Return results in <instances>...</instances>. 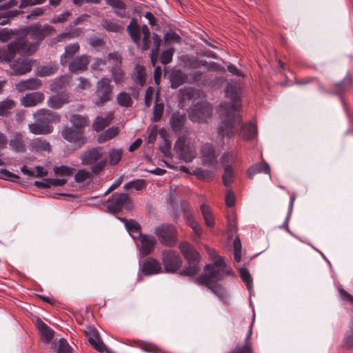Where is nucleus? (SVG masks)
<instances>
[{
	"instance_id": "nucleus-46",
	"label": "nucleus",
	"mask_w": 353,
	"mask_h": 353,
	"mask_svg": "<svg viewBox=\"0 0 353 353\" xmlns=\"http://www.w3.org/2000/svg\"><path fill=\"white\" fill-rule=\"evenodd\" d=\"M152 39L154 42V49L152 50V52L150 54L151 61L153 63V65H154V59L157 58L158 55V51L161 45V39L160 37H159L157 34H154L152 36Z\"/></svg>"
},
{
	"instance_id": "nucleus-54",
	"label": "nucleus",
	"mask_w": 353,
	"mask_h": 353,
	"mask_svg": "<svg viewBox=\"0 0 353 353\" xmlns=\"http://www.w3.org/2000/svg\"><path fill=\"white\" fill-rule=\"evenodd\" d=\"M72 347L70 346L67 341L61 339L58 342L57 351L59 353H70Z\"/></svg>"
},
{
	"instance_id": "nucleus-44",
	"label": "nucleus",
	"mask_w": 353,
	"mask_h": 353,
	"mask_svg": "<svg viewBox=\"0 0 353 353\" xmlns=\"http://www.w3.org/2000/svg\"><path fill=\"white\" fill-rule=\"evenodd\" d=\"M14 107V102L10 99H6L0 102V116H5Z\"/></svg>"
},
{
	"instance_id": "nucleus-36",
	"label": "nucleus",
	"mask_w": 353,
	"mask_h": 353,
	"mask_svg": "<svg viewBox=\"0 0 353 353\" xmlns=\"http://www.w3.org/2000/svg\"><path fill=\"white\" fill-rule=\"evenodd\" d=\"M189 65L192 68L204 67L208 70H219L220 69V67L214 62L208 63L206 61H199L194 59L190 61Z\"/></svg>"
},
{
	"instance_id": "nucleus-15",
	"label": "nucleus",
	"mask_w": 353,
	"mask_h": 353,
	"mask_svg": "<svg viewBox=\"0 0 353 353\" xmlns=\"http://www.w3.org/2000/svg\"><path fill=\"white\" fill-rule=\"evenodd\" d=\"M61 134L65 140L79 146H81L85 143V139L80 130H74L70 128H65L63 130Z\"/></svg>"
},
{
	"instance_id": "nucleus-19",
	"label": "nucleus",
	"mask_w": 353,
	"mask_h": 353,
	"mask_svg": "<svg viewBox=\"0 0 353 353\" xmlns=\"http://www.w3.org/2000/svg\"><path fill=\"white\" fill-rule=\"evenodd\" d=\"M141 270L145 275H153L161 272L162 268L160 263L156 259L148 258L143 263Z\"/></svg>"
},
{
	"instance_id": "nucleus-30",
	"label": "nucleus",
	"mask_w": 353,
	"mask_h": 353,
	"mask_svg": "<svg viewBox=\"0 0 353 353\" xmlns=\"http://www.w3.org/2000/svg\"><path fill=\"white\" fill-rule=\"evenodd\" d=\"M10 147L16 152H23L26 150V145L21 134H15L10 141Z\"/></svg>"
},
{
	"instance_id": "nucleus-28",
	"label": "nucleus",
	"mask_w": 353,
	"mask_h": 353,
	"mask_svg": "<svg viewBox=\"0 0 353 353\" xmlns=\"http://www.w3.org/2000/svg\"><path fill=\"white\" fill-rule=\"evenodd\" d=\"M186 117L185 114H181L178 112L174 113L170 120V125L172 130L175 132L180 131L185 123Z\"/></svg>"
},
{
	"instance_id": "nucleus-31",
	"label": "nucleus",
	"mask_w": 353,
	"mask_h": 353,
	"mask_svg": "<svg viewBox=\"0 0 353 353\" xmlns=\"http://www.w3.org/2000/svg\"><path fill=\"white\" fill-rule=\"evenodd\" d=\"M37 329L41 335L49 342L51 341L54 336V331L43 323L40 319H37L36 321Z\"/></svg>"
},
{
	"instance_id": "nucleus-18",
	"label": "nucleus",
	"mask_w": 353,
	"mask_h": 353,
	"mask_svg": "<svg viewBox=\"0 0 353 353\" xmlns=\"http://www.w3.org/2000/svg\"><path fill=\"white\" fill-rule=\"evenodd\" d=\"M45 99L44 94L41 92H34L26 94L20 99L21 104L24 107H33L42 103Z\"/></svg>"
},
{
	"instance_id": "nucleus-62",
	"label": "nucleus",
	"mask_w": 353,
	"mask_h": 353,
	"mask_svg": "<svg viewBox=\"0 0 353 353\" xmlns=\"http://www.w3.org/2000/svg\"><path fill=\"white\" fill-rule=\"evenodd\" d=\"M233 154L231 152H224L221 157V163L223 167L230 166L228 163L233 159Z\"/></svg>"
},
{
	"instance_id": "nucleus-20",
	"label": "nucleus",
	"mask_w": 353,
	"mask_h": 353,
	"mask_svg": "<svg viewBox=\"0 0 353 353\" xmlns=\"http://www.w3.org/2000/svg\"><path fill=\"white\" fill-rule=\"evenodd\" d=\"M89 57L82 55L74 59L68 65L70 71L72 72H78L84 71L87 69L89 64Z\"/></svg>"
},
{
	"instance_id": "nucleus-24",
	"label": "nucleus",
	"mask_w": 353,
	"mask_h": 353,
	"mask_svg": "<svg viewBox=\"0 0 353 353\" xmlns=\"http://www.w3.org/2000/svg\"><path fill=\"white\" fill-rule=\"evenodd\" d=\"M17 4V1L16 0H10L7 4L0 6V19L5 18L3 21L0 22V24H5L7 19L14 17L19 13V11L17 10L11 11L6 10L8 8L14 6Z\"/></svg>"
},
{
	"instance_id": "nucleus-59",
	"label": "nucleus",
	"mask_w": 353,
	"mask_h": 353,
	"mask_svg": "<svg viewBox=\"0 0 353 353\" xmlns=\"http://www.w3.org/2000/svg\"><path fill=\"white\" fill-rule=\"evenodd\" d=\"M163 110V105L162 103H156L154 106L153 115L154 121L160 120Z\"/></svg>"
},
{
	"instance_id": "nucleus-40",
	"label": "nucleus",
	"mask_w": 353,
	"mask_h": 353,
	"mask_svg": "<svg viewBox=\"0 0 353 353\" xmlns=\"http://www.w3.org/2000/svg\"><path fill=\"white\" fill-rule=\"evenodd\" d=\"M122 154V149H111L108 152L109 164L111 165H115L118 164L121 159Z\"/></svg>"
},
{
	"instance_id": "nucleus-29",
	"label": "nucleus",
	"mask_w": 353,
	"mask_h": 353,
	"mask_svg": "<svg viewBox=\"0 0 353 353\" xmlns=\"http://www.w3.org/2000/svg\"><path fill=\"white\" fill-rule=\"evenodd\" d=\"M79 46L77 43H73L65 47L64 54L61 57V63L67 64L68 61L72 59L74 55L79 51Z\"/></svg>"
},
{
	"instance_id": "nucleus-47",
	"label": "nucleus",
	"mask_w": 353,
	"mask_h": 353,
	"mask_svg": "<svg viewBox=\"0 0 353 353\" xmlns=\"http://www.w3.org/2000/svg\"><path fill=\"white\" fill-rule=\"evenodd\" d=\"M74 179L77 183H83L91 180L92 174L91 172L85 170H80L75 174Z\"/></svg>"
},
{
	"instance_id": "nucleus-49",
	"label": "nucleus",
	"mask_w": 353,
	"mask_h": 353,
	"mask_svg": "<svg viewBox=\"0 0 353 353\" xmlns=\"http://www.w3.org/2000/svg\"><path fill=\"white\" fill-rule=\"evenodd\" d=\"M224 173L223 175V182L225 186H229L232 182L233 170L231 166L224 167Z\"/></svg>"
},
{
	"instance_id": "nucleus-52",
	"label": "nucleus",
	"mask_w": 353,
	"mask_h": 353,
	"mask_svg": "<svg viewBox=\"0 0 353 353\" xmlns=\"http://www.w3.org/2000/svg\"><path fill=\"white\" fill-rule=\"evenodd\" d=\"M112 77L116 84L123 82L125 79L124 72L119 68H112Z\"/></svg>"
},
{
	"instance_id": "nucleus-25",
	"label": "nucleus",
	"mask_w": 353,
	"mask_h": 353,
	"mask_svg": "<svg viewBox=\"0 0 353 353\" xmlns=\"http://www.w3.org/2000/svg\"><path fill=\"white\" fill-rule=\"evenodd\" d=\"M122 222L124 223L126 230L129 234L134 239L138 238L141 236L139 224L134 220H127L125 218H119Z\"/></svg>"
},
{
	"instance_id": "nucleus-6",
	"label": "nucleus",
	"mask_w": 353,
	"mask_h": 353,
	"mask_svg": "<svg viewBox=\"0 0 353 353\" xmlns=\"http://www.w3.org/2000/svg\"><path fill=\"white\" fill-rule=\"evenodd\" d=\"M180 250L189 263L188 267L185 268L181 272V274L185 276L195 275L199 271L198 265L199 253L188 243H181L180 245Z\"/></svg>"
},
{
	"instance_id": "nucleus-48",
	"label": "nucleus",
	"mask_w": 353,
	"mask_h": 353,
	"mask_svg": "<svg viewBox=\"0 0 353 353\" xmlns=\"http://www.w3.org/2000/svg\"><path fill=\"white\" fill-rule=\"evenodd\" d=\"M198 179L202 180H207L211 179L213 176V172L208 170H203L201 168H197L193 172Z\"/></svg>"
},
{
	"instance_id": "nucleus-13",
	"label": "nucleus",
	"mask_w": 353,
	"mask_h": 353,
	"mask_svg": "<svg viewBox=\"0 0 353 353\" xmlns=\"http://www.w3.org/2000/svg\"><path fill=\"white\" fill-rule=\"evenodd\" d=\"M212 114L210 104L205 101L198 103L190 112V119L194 122H203Z\"/></svg>"
},
{
	"instance_id": "nucleus-51",
	"label": "nucleus",
	"mask_w": 353,
	"mask_h": 353,
	"mask_svg": "<svg viewBox=\"0 0 353 353\" xmlns=\"http://www.w3.org/2000/svg\"><path fill=\"white\" fill-rule=\"evenodd\" d=\"M145 186V181L143 179H138L130 181L124 185L125 190L134 188L137 190H141Z\"/></svg>"
},
{
	"instance_id": "nucleus-4",
	"label": "nucleus",
	"mask_w": 353,
	"mask_h": 353,
	"mask_svg": "<svg viewBox=\"0 0 353 353\" xmlns=\"http://www.w3.org/2000/svg\"><path fill=\"white\" fill-rule=\"evenodd\" d=\"M35 122L29 124V130L34 134H48L52 132L51 123H58L61 121L60 115L48 109H39L34 114Z\"/></svg>"
},
{
	"instance_id": "nucleus-34",
	"label": "nucleus",
	"mask_w": 353,
	"mask_h": 353,
	"mask_svg": "<svg viewBox=\"0 0 353 353\" xmlns=\"http://www.w3.org/2000/svg\"><path fill=\"white\" fill-rule=\"evenodd\" d=\"M119 133V128L118 127L109 128L108 130L103 132L99 135L97 141L99 143L106 142L114 138Z\"/></svg>"
},
{
	"instance_id": "nucleus-32",
	"label": "nucleus",
	"mask_w": 353,
	"mask_h": 353,
	"mask_svg": "<svg viewBox=\"0 0 353 353\" xmlns=\"http://www.w3.org/2000/svg\"><path fill=\"white\" fill-rule=\"evenodd\" d=\"M241 132L244 140L253 139L256 136V126L254 123L250 122L242 126Z\"/></svg>"
},
{
	"instance_id": "nucleus-11",
	"label": "nucleus",
	"mask_w": 353,
	"mask_h": 353,
	"mask_svg": "<svg viewBox=\"0 0 353 353\" xmlns=\"http://www.w3.org/2000/svg\"><path fill=\"white\" fill-rule=\"evenodd\" d=\"M123 208L130 210L132 208V201L127 194H113L110 203L108 205V210L111 213H117Z\"/></svg>"
},
{
	"instance_id": "nucleus-22",
	"label": "nucleus",
	"mask_w": 353,
	"mask_h": 353,
	"mask_svg": "<svg viewBox=\"0 0 353 353\" xmlns=\"http://www.w3.org/2000/svg\"><path fill=\"white\" fill-rule=\"evenodd\" d=\"M41 81L37 78H31L21 81L16 85L17 91L22 92L26 90H37L41 86Z\"/></svg>"
},
{
	"instance_id": "nucleus-57",
	"label": "nucleus",
	"mask_w": 353,
	"mask_h": 353,
	"mask_svg": "<svg viewBox=\"0 0 353 353\" xmlns=\"http://www.w3.org/2000/svg\"><path fill=\"white\" fill-rule=\"evenodd\" d=\"M14 36V33L12 30L7 29H3L0 30V41L2 42H6L12 39Z\"/></svg>"
},
{
	"instance_id": "nucleus-39",
	"label": "nucleus",
	"mask_w": 353,
	"mask_h": 353,
	"mask_svg": "<svg viewBox=\"0 0 353 353\" xmlns=\"http://www.w3.org/2000/svg\"><path fill=\"white\" fill-rule=\"evenodd\" d=\"M201 212L205 220L206 225L212 227L214 225V216L208 205H202L201 206Z\"/></svg>"
},
{
	"instance_id": "nucleus-60",
	"label": "nucleus",
	"mask_w": 353,
	"mask_h": 353,
	"mask_svg": "<svg viewBox=\"0 0 353 353\" xmlns=\"http://www.w3.org/2000/svg\"><path fill=\"white\" fill-rule=\"evenodd\" d=\"M154 88L149 86L145 92V103L147 107H150L152 105L153 97H154Z\"/></svg>"
},
{
	"instance_id": "nucleus-42",
	"label": "nucleus",
	"mask_w": 353,
	"mask_h": 353,
	"mask_svg": "<svg viewBox=\"0 0 353 353\" xmlns=\"http://www.w3.org/2000/svg\"><path fill=\"white\" fill-rule=\"evenodd\" d=\"M239 272L241 279L246 284L248 291L251 293L252 291V279L248 270L246 268H241Z\"/></svg>"
},
{
	"instance_id": "nucleus-23",
	"label": "nucleus",
	"mask_w": 353,
	"mask_h": 353,
	"mask_svg": "<svg viewBox=\"0 0 353 353\" xmlns=\"http://www.w3.org/2000/svg\"><path fill=\"white\" fill-rule=\"evenodd\" d=\"M70 102V97L68 94L50 97L47 100L48 105L53 109H60L65 104Z\"/></svg>"
},
{
	"instance_id": "nucleus-61",
	"label": "nucleus",
	"mask_w": 353,
	"mask_h": 353,
	"mask_svg": "<svg viewBox=\"0 0 353 353\" xmlns=\"http://www.w3.org/2000/svg\"><path fill=\"white\" fill-rule=\"evenodd\" d=\"M164 40L165 42H179L180 40L179 36L174 32L170 31L165 34Z\"/></svg>"
},
{
	"instance_id": "nucleus-50",
	"label": "nucleus",
	"mask_w": 353,
	"mask_h": 353,
	"mask_svg": "<svg viewBox=\"0 0 353 353\" xmlns=\"http://www.w3.org/2000/svg\"><path fill=\"white\" fill-rule=\"evenodd\" d=\"M108 60L110 64L114 66L113 68H118L121 63L122 57L119 52H114L108 55Z\"/></svg>"
},
{
	"instance_id": "nucleus-55",
	"label": "nucleus",
	"mask_w": 353,
	"mask_h": 353,
	"mask_svg": "<svg viewBox=\"0 0 353 353\" xmlns=\"http://www.w3.org/2000/svg\"><path fill=\"white\" fill-rule=\"evenodd\" d=\"M172 87L177 88L183 82V74L181 71H176L172 75Z\"/></svg>"
},
{
	"instance_id": "nucleus-43",
	"label": "nucleus",
	"mask_w": 353,
	"mask_h": 353,
	"mask_svg": "<svg viewBox=\"0 0 353 353\" xmlns=\"http://www.w3.org/2000/svg\"><path fill=\"white\" fill-rule=\"evenodd\" d=\"M117 103L123 107L128 108L131 106L132 101L129 94L122 92L117 95Z\"/></svg>"
},
{
	"instance_id": "nucleus-27",
	"label": "nucleus",
	"mask_w": 353,
	"mask_h": 353,
	"mask_svg": "<svg viewBox=\"0 0 353 353\" xmlns=\"http://www.w3.org/2000/svg\"><path fill=\"white\" fill-rule=\"evenodd\" d=\"M113 118L114 114L112 112L108 113L105 117H98L94 120L92 127L97 132L101 131L110 123Z\"/></svg>"
},
{
	"instance_id": "nucleus-5",
	"label": "nucleus",
	"mask_w": 353,
	"mask_h": 353,
	"mask_svg": "<svg viewBox=\"0 0 353 353\" xmlns=\"http://www.w3.org/2000/svg\"><path fill=\"white\" fill-rule=\"evenodd\" d=\"M104 152L102 148H96L85 152L81 157L82 164L92 165V173L99 174L107 164V161L103 158Z\"/></svg>"
},
{
	"instance_id": "nucleus-38",
	"label": "nucleus",
	"mask_w": 353,
	"mask_h": 353,
	"mask_svg": "<svg viewBox=\"0 0 353 353\" xmlns=\"http://www.w3.org/2000/svg\"><path fill=\"white\" fill-rule=\"evenodd\" d=\"M70 123L76 128L80 129L88 125V119L86 116L80 114H73L70 119Z\"/></svg>"
},
{
	"instance_id": "nucleus-37",
	"label": "nucleus",
	"mask_w": 353,
	"mask_h": 353,
	"mask_svg": "<svg viewBox=\"0 0 353 353\" xmlns=\"http://www.w3.org/2000/svg\"><path fill=\"white\" fill-rule=\"evenodd\" d=\"M57 70V67L54 64H47L45 65H42L39 68L36 72V75L39 77H46L54 74Z\"/></svg>"
},
{
	"instance_id": "nucleus-1",
	"label": "nucleus",
	"mask_w": 353,
	"mask_h": 353,
	"mask_svg": "<svg viewBox=\"0 0 353 353\" xmlns=\"http://www.w3.org/2000/svg\"><path fill=\"white\" fill-rule=\"evenodd\" d=\"M52 28L49 26L35 25L26 30L24 36L18 37L14 41L10 43L7 50H0V60L11 61L17 54L31 55L34 54L40 42L47 36L51 34Z\"/></svg>"
},
{
	"instance_id": "nucleus-21",
	"label": "nucleus",
	"mask_w": 353,
	"mask_h": 353,
	"mask_svg": "<svg viewBox=\"0 0 353 353\" xmlns=\"http://www.w3.org/2000/svg\"><path fill=\"white\" fill-rule=\"evenodd\" d=\"M89 343L99 352L106 351L108 353H112L110 350L106 348L99 337V334L95 330H90L88 333Z\"/></svg>"
},
{
	"instance_id": "nucleus-2",
	"label": "nucleus",
	"mask_w": 353,
	"mask_h": 353,
	"mask_svg": "<svg viewBox=\"0 0 353 353\" xmlns=\"http://www.w3.org/2000/svg\"><path fill=\"white\" fill-rule=\"evenodd\" d=\"M239 89L236 83H228L225 89V95L230 102L221 103L217 110L221 119V123L218 128V133L223 138H230L234 134L235 125L240 123V116L238 112L241 108Z\"/></svg>"
},
{
	"instance_id": "nucleus-17",
	"label": "nucleus",
	"mask_w": 353,
	"mask_h": 353,
	"mask_svg": "<svg viewBox=\"0 0 353 353\" xmlns=\"http://www.w3.org/2000/svg\"><path fill=\"white\" fill-rule=\"evenodd\" d=\"M33 61L29 59H19L11 64L13 73L16 75L25 74L32 70Z\"/></svg>"
},
{
	"instance_id": "nucleus-58",
	"label": "nucleus",
	"mask_w": 353,
	"mask_h": 353,
	"mask_svg": "<svg viewBox=\"0 0 353 353\" xmlns=\"http://www.w3.org/2000/svg\"><path fill=\"white\" fill-rule=\"evenodd\" d=\"M54 172L57 174H60L63 176H70L72 174L73 169L67 166H60L56 167L54 169Z\"/></svg>"
},
{
	"instance_id": "nucleus-16",
	"label": "nucleus",
	"mask_w": 353,
	"mask_h": 353,
	"mask_svg": "<svg viewBox=\"0 0 353 353\" xmlns=\"http://www.w3.org/2000/svg\"><path fill=\"white\" fill-rule=\"evenodd\" d=\"M138 238L140 239V244L137 245L141 255L149 254L155 245L157 241L152 235L141 234Z\"/></svg>"
},
{
	"instance_id": "nucleus-64",
	"label": "nucleus",
	"mask_w": 353,
	"mask_h": 353,
	"mask_svg": "<svg viewBox=\"0 0 353 353\" xmlns=\"http://www.w3.org/2000/svg\"><path fill=\"white\" fill-rule=\"evenodd\" d=\"M340 297L342 300L353 304V296L343 289L339 290Z\"/></svg>"
},
{
	"instance_id": "nucleus-63",
	"label": "nucleus",
	"mask_w": 353,
	"mask_h": 353,
	"mask_svg": "<svg viewBox=\"0 0 353 353\" xmlns=\"http://www.w3.org/2000/svg\"><path fill=\"white\" fill-rule=\"evenodd\" d=\"M225 203L227 206L232 207L235 203V196L232 192L228 190L225 196Z\"/></svg>"
},
{
	"instance_id": "nucleus-8",
	"label": "nucleus",
	"mask_w": 353,
	"mask_h": 353,
	"mask_svg": "<svg viewBox=\"0 0 353 353\" xmlns=\"http://www.w3.org/2000/svg\"><path fill=\"white\" fill-rule=\"evenodd\" d=\"M128 31L133 41L139 44L142 37V49L146 50L149 48L150 30L146 25H143L140 28L133 19L128 26Z\"/></svg>"
},
{
	"instance_id": "nucleus-3",
	"label": "nucleus",
	"mask_w": 353,
	"mask_h": 353,
	"mask_svg": "<svg viewBox=\"0 0 353 353\" xmlns=\"http://www.w3.org/2000/svg\"><path fill=\"white\" fill-rule=\"evenodd\" d=\"M206 250L214 261V263L205 266L204 273L196 279V283L207 286L218 297L224 299L226 292L217 282L222 279L224 275H230L232 270L226 265L223 258L219 256L214 250L209 248H206Z\"/></svg>"
},
{
	"instance_id": "nucleus-26",
	"label": "nucleus",
	"mask_w": 353,
	"mask_h": 353,
	"mask_svg": "<svg viewBox=\"0 0 353 353\" xmlns=\"http://www.w3.org/2000/svg\"><path fill=\"white\" fill-rule=\"evenodd\" d=\"M132 79L134 83L143 86L146 81V72L145 68L139 64L136 65L132 74Z\"/></svg>"
},
{
	"instance_id": "nucleus-33",
	"label": "nucleus",
	"mask_w": 353,
	"mask_h": 353,
	"mask_svg": "<svg viewBox=\"0 0 353 353\" xmlns=\"http://www.w3.org/2000/svg\"><path fill=\"white\" fill-rule=\"evenodd\" d=\"M261 172H270V167L267 163L262 162L261 163L254 164L248 170V175L250 179H252L256 174Z\"/></svg>"
},
{
	"instance_id": "nucleus-56",
	"label": "nucleus",
	"mask_w": 353,
	"mask_h": 353,
	"mask_svg": "<svg viewBox=\"0 0 353 353\" xmlns=\"http://www.w3.org/2000/svg\"><path fill=\"white\" fill-rule=\"evenodd\" d=\"M174 54V49L170 48L162 52L161 55V61L163 64H168L171 62Z\"/></svg>"
},
{
	"instance_id": "nucleus-45",
	"label": "nucleus",
	"mask_w": 353,
	"mask_h": 353,
	"mask_svg": "<svg viewBox=\"0 0 353 353\" xmlns=\"http://www.w3.org/2000/svg\"><path fill=\"white\" fill-rule=\"evenodd\" d=\"M4 165V161L0 158V166ZM18 176L9 172L6 169H0V179L4 180H8L11 181H14L18 179Z\"/></svg>"
},
{
	"instance_id": "nucleus-9",
	"label": "nucleus",
	"mask_w": 353,
	"mask_h": 353,
	"mask_svg": "<svg viewBox=\"0 0 353 353\" xmlns=\"http://www.w3.org/2000/svg\"><path fill=\"white\" fill-rule=\"evenodd\" d=\"M110 79L102 78L97 84L96 97L93 103L96 106H101L111 99L112 86Z\"/></svg>"
},
{
	"instance_id": "nucleus-35",
	"label": "nucleus",
	"mask_w": 353,
	"mask_h": 353,
	"mask_svg": "<svg viewBox=\"0 0 353 353\" xmlns=\"http://www.w3.org/2000/svg\"><path fill=\"white\" fill-rule=\"evenodd\" d=\"M50 149V143L41 138L35 139L30 143V150L32 151H49Z\"/></svg>"
},
{
	"instance_id": "nucleus-14",
	"label": "nucleus",
	"mask_w": 353,
	"mask_h": 353,
	"mask_svg": "<svg viewBox=\"0 0 353 353\" xmlns=\"http://www.w3.org/2000/svg\"><path fill=\"white\" fill-rule=\"evenodd\" d=\"M217 156L214 147L210 143L204 144L201 149V159L203 165L216 168Z\"/></svg>"
},
{
	"instance_id": "nucleus-10",
	"label": "nucleus",
	"mask_w": 353,
	"mask_h": 353,
	"mask_svg": "<svg viewBox=\"0 0 353 353\" xmlns=\"http://www.w3.org/2000/svg\"><path fill=\"white\" fill-rule=\"evenodd\" d=\"M154 232L162 243L170 246L176 243V230L173 225L162 224L155 228Z\"/></svg>"
},
{
	"instance_id": "nucleus-7",
	"label": "nucleus",
	"mask_w": 353,
	"mask_h": 353,
	"mask_svg": "<svg viewBox=\"0 0 353 353\" xmlns=\"http://www.w3.org/2000/svg\"><path fill=\"white\" fill-rule=\"evenodd\" d=\"M174 150L179 158L186 163L192 161L196 156L195 146L190 139L184 137H181L176 140Z\"/></svg>"
},
{
	"instance_id": "nucleus-53",
	"label": "nucleus",
	"mask_w": 353,
	"mask_h": 353,
	"mask_svg": "<svg viewBox=\"0 0 353 353\" xmlns=\"http://www.w3.org/2000/svg\"><path fill=\"white\" fill-rule=\"evenodd\" d=\"M186 223L190 227L192 228L195 234L199 236L201 234V228L192 215H186Z\"/></svg>"
},
{
	"instance_id": "nucleus-12",
	"label": "nucleus",
	"mask_w": 353,
	"mask_h": 353,
	"mask_svg": "<svg viewBox=\"0 0 353 353\" xmlns=\"http://www.w3.org/2000/svg\"><path fill=\"white\" fill-rule=\"evenodd\" d=\"M162 261L167 272H175L181 265V259L179 255L174 251L165 250L162 254Z\"/></svg>"
},
{
	"instance_id": "nucleus-41",
	"label": "nucleus",
	"mask_w": 353,
	"mask_h": 353,
	"mask_svg": "<svg viewBox=\"0 0 353 353\" xmlns=\"http://www.w3.org/2000/svg\"><path fill=\"white\" fill-rule=\"evenodd\" d=\"M70 81V77L68 76L61 77L60 79L54 81L50 86L51 90L55 92H59L65 88V85Z\"/></svg>"
}]
</instances>
